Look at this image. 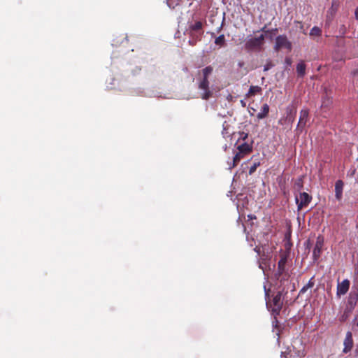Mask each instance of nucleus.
Here are the masks:
<instances>
[{
	"label": "nucleus",
	"instance_id": "1",
	"mask_svg": "<svg viewBox=\"0 0 358 358\" xmlns=\"http://www.w3.org/2000/svg\"><path fill=\"white\" fill-rule=\"evenodd\" d=\"M264 289L267 306L271 309L273 315H278L283 305V295L287 294V292L285 291L284 287L281 289H278L277 292L272 294V299H271L269 295L270 289H266V287H264Z\"/></svg>",
	"mask_w": 358,
	"mask_h": 358
},
{
	"label": "nucleus",
	"instance_id": "2",
	"mask_svg": "<svg viewBox=\"0 0 358 358\" xmlns=\"http://www.w3.org/2000/svg\"><path fill=\"white\" fill-rule=\"evenodd\" d=\"M313 197L306 192H299L295 195V201L297 205L298 211L302 208L307 207L311 202Z\"/></svg>",
	"mask_w": 358,
	"mask_h": 358
},
{
	"label": "nucleus",
	"instance_id": "3",
	"mask_svg": "<svg viewBox=\"0 0 358 358\" xmlns=\"http://www.w3.org/2000/svg\"><path fill=\"white\" fill-rule=\"evenodd\" d=\"M292 48V43L288 40L287 37L285 35H279L275 38V50L279 51L281 49H287L291 51Z\"/></svg>",
	"mask_w": 358,
	"mask_h": 358
},
{
	"label": "nucleus",
	"instance_id": "4",
	"mask_svg": "<svg viewBox=\"0 0 358 358\" xmlns=\"http://www.w3.org/2000/svg\"><path fill=\"white\" fill-rule=\"evenodd\" d=\"M264 36L261 34L258 37L249 39L245 43V48L248 50H253L260 48L264 42Z\"/></svg>",
	"mask_w": 358,
	"mask_h": 358
},
{
	"label": "nucleus",
	"instance_id": "5",
	"mask_svg": "<svg viewBox=\"0 0 358 358\" xmlns=\"http://www.w3.org/2000/svg\"><path fill=\"white\" fill-rule=\"evenodd\" d=\"M324 245V238L322 236H318L313 251V260L315 262L318 260L322 254V247Z\"/></svg>",
	"mask_w": 358,
	"mask_h": 358
},
{
	"label": "nucleus",
	"instance_id": "6",
	"mask_svg": "<svg viewBox=\"0 0 358 358\" xmlns=\"http://www.w3.org/2000/svg\"><path fill=\"white\" fill-rule=\"evenodd\" d=\"M276 282V285H278V289H282V287L285 288L286 285L289 282V278L290 277V275L289 272H285L280 275V276H273Z\"/></svg>",
	"mask_w": 358,
	"mask_h": 358
},
{
	"label": "nucleus",
	"instance_id": "7",
	"mask_svg": "<svg viewBox=\"0 0 358 358\" xmlns=\"http://www.w3.org/2000/svg\"><path fill=\"white\" fill-rule=\"evenodd\" d=\"M199 87L201 90H204V92L201 94L203 99H208L211 96V92L209 90V82L208 79L202 78L199 83Z\"/></svg>",
	"mask_w": 358,
	"mask_h": 358
},
{
	"label": "nucleus",
	"instance_id": "8",
	"mask_svg": "<svg viewBox=\"0 0 358 358\" xmlns=\"http://www.w3.org/2000/svg\"><path fill=\"white\" fill-rule=\"evenodd\" d=\"M287 256L283 255L280 257L279 262H278V268L274 275L280 276L283 273L287 272L286 270V264H287Z\"/></svg>",
	"mask_w": 358,
	"mask_h": 358
},
{
	"label": "nucleus",
	"instance_id": "9",
	"mask_svg": "<svg viewBox=\"0 0 358 358\" xmlns=\"http://www.w3.org/2000/svg\"><path fill=\"white\" fill-rule=\"evenodd\" d=\"M308 115H309L308 109H302L300 111L299 120V122L297 124L298 129L302 130L305 127L306 122L308 120Z\"/></svg>",
	"mask_w": 358,
	"mask_h": 358
},
{
	"label": "nucleus",
	"instance_id": "10",
	"mask_svg": "<svg viewBox=\"0 0 358 358\" xmlns=\"http://www.w3.org/2000/svg\"><path fill=\"white\" fill-rule=\"evenodd\" d=\"M353 346V339H352V334L350 331H348L345 336V338L344 340V348H343V352L348 353L350 352Z\"/></svg>",
	"mask_w": 358,
	"mask_h": 358
},
{
	"label": "nucleus",
	"instance_id": "11",
	"mask_svg": "<svg viewBox=\"0 0 358 358\" xmlns=\"http://www.w3.org/2000/svg\"><path fill=\"white\" fill-rule=\"evenodd\" d=\"M350 281L347 279L343 280L341 283L337 285V295H344L349 290Z\"/></svg>",
	"mask_w": 358,
	"mask_h": 358
},
{
	"label": "nucleus",
	"instance_id": "12",
	"mask_svg": "<svg viewBox=\"0 0 358 358\" xmlns=\"http://www.w3.org/2000/svg\"><path fill=\"white\" fill-rule=\"evenodd\" d=\"M343 182L338 180L335 183V196L337 200L340 201L343 196Z\"/></svg>",
	"mask_w": 358,
	"mask_h": 358
},
{
	"label": "nucleus",
	"instance_id": "13",
	"mask_svg": "<svg viewBox=\"0 0 358 358\" xmlns=\"http://www.w3.org/2000/svg\"><path fill=\"white\" fill-rule=\"evenodd\" d=\"M237 149L241 153L247 155L252 152V147L247 143H243L238 145Z\"/></svg>",
	"mask_w": 358,
	"mask_h": 358
},
{
	"label": "nucleus",
	"instance_id": "14",
	"mask_svg": "<svg viewBox=\"0 0 358 358\" xmlns=\"http://www.w3.org/2000/svg\"><path fill=\"white\" fill-rule=\"evenodd\" d=\"M332 104V100L327 95H325L322 97V105L321 108L324 110H327L330 108Z\"/></svg>",
	"mask_w": 358,
	"mask_h": 358
},
{
	"label": "nucleus",
	"instance_id": "15",
	"mask_svg": "<svg viewBox=\"0 0 358 358\" xmlns=\"http://www.w3.org/2000/svg\"><path fill=\"white\" fill-rule=\"evenodd\" d=\"M268 112L269 106L267 103H264L262 107L261 112L257 114V117L259 120L264 119L268 115Z\"/></svg>",
	"mask_w": 358,
	"mask_h": 358
},
{
	"label": "nucleus",
	"instance_id": "16",
	"mask_svg": "<svg viewBox=\"0 0 358 358\" xmlns=\"http://www.w3.org/2000/svg\"><path fill=\"white\" fill-rule=\"evenodd\" d=\"M306 64L303 62H301L296 66V72L299 77H303L306 74Z\"/></svg>",
	"mask_w": 358,
	"mask_h": 358
},
{
	"label": "nucleus",
	"instance_id": "17",
	"mask_svg": "<svg viewBox=\"0 0 358 358\" xmlns=\"http://www.w3.org/2000/svg\"><path fill=\"white\" fill-rule=\"evenodd\" d=\"M245 156V154H242L240 152H238L233 158L232 165L230 166V169L234 168L240 162L241 159H243Z\"/></svg>",
	"mask_w": 358,
	"mask_h": 358
},
{
	"label": "nucleus",
	"instance_id": "18",
	"mask_svg": "<svg viewBox=\"0 0 358 358\" xmlns=\"http://www.w3.org/2000/svg\"><path fill=\"white\" fill-rule=\"evenodd\" d=\"M303 176H301L299 178H298L297 179H296V180L294 181V188L298 191V192H301V190L303 189Z\"/></svg>",
	"mask_w": 358,
	"mask_h": 358
},
{
	"label": "nucleus",
	"instance_id": "19",
	"mask_svg": "<svg viewBox=\"0 0 358 358\" xmlns=\"http://www.w3.org/2000/svg\"><path fill=\"white\" fill-rule=\"evenodd\" d=\"M262 92V88L259 86H250L248 93L247 94L248 96H255L257 94H259Z\"/></svg>",
	"mask_w": 358,
	"mask_h": 358
},
{
	"label": "nucleus",
	"instance_id": "20",
	"mask_svg": "<svg viewBox=\"0 0 358 358\" xmlns=\"http://www.w3.org/2000/svg\"><path fill=\"white\" fill-rule=\"evenodd\" d=\"M203 23L201 21H197L194 24L189 26V30L192 31H199L202 29Z\"/></svg>",
	"mask_w": 358,
	"mask_h": 358
},
{
	"label": "nucleus",
	"instance_id": "21",
	"mask_svg": "<svg viewBox=\"0 0 358 358\" xmlns=\"http://www.w3.org/2000/svg\"><path fill=\"white\" fill-rule=\"evenodd\" d=\"M213 67L211 66H208L202 70L203 78L208 79V76L213 72Z\"/></svg>",
	"mask_w": 358,
	"mask_h": 358
},
{
	"label": "nucleus",
	"instance_id": "22",
	"mask_svg": "<svg viewBox=\"0 0 358 358\" xmlns=\"http://www.w3.org/2000/svg\"><path fill=\"white\" fill-rule=\"evenodd\" d=\"M321 34H322L321 29L316 26L313 27L310 31V36H320Z\"/></svg>",
	"mask_w": 358,
	"mask_h": 358
},
{
	"label": "nucleus",
	"instance_id": "23",
	"mask_svg": "<svg viewBox=\"0 0 358 358\" xmlns=\"http://www.w3.org/2000/svg\"><path fill=\"white\" fill-rule=\"evenodd\" d=\"M225 43V38L223 34L220 35L215 40V43L218 45H223Z\"/></svg>",
	"mask_w": 358,
	"mask_h": 358
},
{
	"label": "nucleus",
	"instance_id": "24",
	"mask_svg": "<svg viewBox=\"0 0 358 358\" xmlns=\"http://www.w3.org/2000/svg\"><path fill=\"white\" fill-rule=\"evenodd\" d=\"M260 166V162H255L249 169V175H252L257 170V168Z\"/></svg>",
	"mask_w": 358,
	"mask_h": 358
},
{
	"label": "nucleus",
	"instance_id": "25",
	"mask_svg": "<svg viewBox=\"0 0 358 358\" xmlns=\"http://www.w3.org/2000/svg\"><path fill=\"white\" fill-rule=\"evenodd\" d=\"M276 316L277 315H274V318H273V320L272 322V324H273V327L274 328L278 329L279 328V322L277 320V317Z\"/></svg>",
	"mask_w": 358,
	"mask_h": 358
},
{
	"label": "nucleus",
	"instance_id": "26",
	"mask_svg": "<svg viewBox=\"0 0 358 358\" xmlns=\"http://www.w3.org/2000/svg\"><path fill=\"white\" fill-rule=\"evenodd\" d=\"M273 66V64H272V62L271 61L268 62L267 64L264 66V71H268L271 68H272Z\"/></svg>",
	"mask_w": 358,
	"mask_h": 358
},
{
	"label": "nucleus",
	"instance_id": "27",
	"mask_svg": "<svg viewBox=\"0 0 358 358\" xmlns=\"http://www.w3.org/2000/svg\"><path fill=\"white\" fill-rule=\"evenodd\" d=\"M285 63L287 65V66H290L292 63V60L290 57H286L285 59Z\"/></svg>",
	"mask_w": 358,
	"mask_h": 358
},
{
	"label": "nucleus",
	"instance_id": "28",
	"mask_svg": "<svg viewBox=\"0 0 358 358\" xmlns=\"http://www.w3.org/2000/svg\"><path fill=\"white\" fill-rule=\"evenodd\" d=\"M314 285V282L312 281V279L309 280V282L306 285V286L309 289L313 287Z\"/></svg>",
	"mask_w": 358,
	"mask_h": 358
},
{
	"label": "nucleus",
	"instance_id": "29",
	"mask_svg": "<svg viewBox=\"0 0 358 358\" xmlns=\"http://www.w3.org/2000/svg\"><path fill=\"white\" fill-rule=\"evenodd\" d=\"M338 6V4L337 3L336 1H334L332 2L331 8L332 9H337V7Z\"/></svg>",
	"mask_w": 358,
	"mask_h": 358
},
{
	"label": "nucleus",
	"instance_id": "30",
	"mask_svg": "<svg viewBox=\"0 0 358 358\" xmlns=\"http://www.w3.org/2000/svg\"><path fill=\"white\" fill-rule=\"evenodd\" d=\"M241 138H243V140H245L246 138H248V134L243 132L241 134Z\"/></svg>",
	"mask_w": 358,
	"mask_h": 358
},
{
	"label": "nucleus",
	"instance_id": "31",
	"mask_svg": "<svg viewBox=\"0 0 358 358\" xmlns=\"http://www.w3.org/2000/svg\"><path fill=\"white\" fill-rule=\"evenodd\" d=\"M308 289V288L306 285L303 286V288L301 289L300 293H304L305 292H306Z\"/></svg>",
	"mask_w": 358,
	"mask_h": 358
},
{
	"label": "nucleus",
	"instance_id": "32",
	"mask_svg": "<svg viewBox=\"0 0 358 358\" xmlns=\"http://www.w3.org/2000/svg\"><path fill=\"white\" fill-rule=\"evenodd\" d=\"M355 18L358 20V7L355 9Z\"/></svg>",
	"mask_w": 358,
	"mask_h": 358
},
{
	"label": "nucleus",
	"instance_id": "33",
	"mask_svg": "<svg viewBox=\"0 0 358 358\" xmlns=\"http://www.w3.org/2000/svg\"><path fill=\"white\" fill-rule=\"evenodd\" d=\"M295 22H296V23H299V24H300V28H301V29H303V24H302L301 22L296 21Z\"/></svg>",
	"mask_w": 358,
	"mask_h": 358
},
{
	"label": "nucleus",
	"instance_id": "34",
	"mask_svg": "<svg viewBox=\"0 0 358 358\" xmlns=\"http://www.w3.org/2000/svg\"><path fill=\"white\" fill-rule=\"evenodd\" d=\"M265 28H266V27H263V28L262 29V31H265Z\"/></svg>",
	"mask_w": 358,
	"mask_h": 358
},
{
	"label": "nucleus",
	"instance_id": "35",
	"mask_svg": "<svg viewBox=\"0 0 358 358\" xmlns=\"http://www.w3.org/2000/svg\"><path fill=\"white\" fill-rule=\"evenodd\" d=\"M301 357H304V356H305V354H304L303 352H302V354H301Z\"/></svg>",
	"mask_w": 358,
	"mask_h": 358
},
{
	"label": "nucleus",
	"instance_id": "36",
	"mask_svg": "<svg viewBox=\"0 0 358 358\" xmlns=\"http://www.w3.org/2000/svg\"><path fill=\"white\" fill-rule=\"evenodd\" d=\"M357 354H358V351H357Z\"/></svg>",
	"mask_w": 358,
	"mask_h": 358
}]
</instances>
